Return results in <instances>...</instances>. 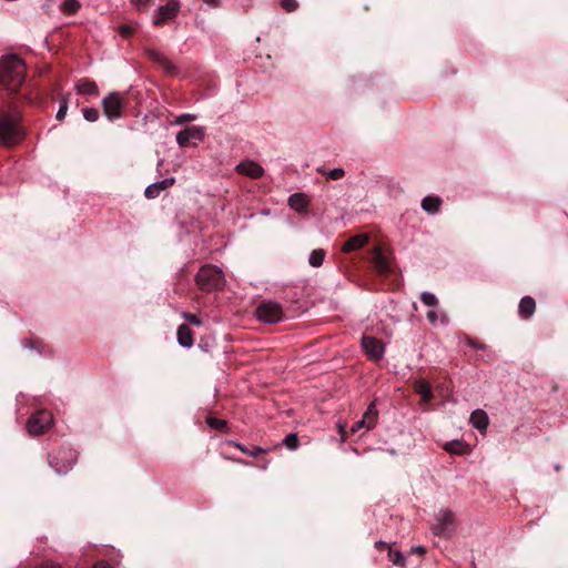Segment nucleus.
<instances>
[{
  "instance_id": "40",
  "label": "nucleus",
  "mask_w": 568,
  "mask_h": 568,
  "mask_svg": "<svg viewBox=\"0 0 568 568\" xmlns=\"http://www.w3.org/2000/svg\"><path fill=\"white\" fill-rule=\"evenodd\" d=\"M375 548L378 549L379 551H384V550H388L392 549L389 547V545L387 542H384V541H377L375 542Z\"/></svg>"
},
{
  "instance_id": "2",
  "label": "nucleus",
  "mask_w": 568,
  "mask_h": 568,
  "mask_svg": "<svg viewBox=\"0 0 568 568\" xmlns=\"http://www.w3.org/2000/svg\"><path fill=\"white\" fill-rule=\"evenodd\" d=\"M368 263L375 277L381 281H390L392 284L396 282V267L392 265L389 256L386 255L379 244L369 250Z\"/></svg>"
},
{
  "instance_id": "37",
  "label": "nucleus",
  "mask_w": 568,
  "mask_h": 568,
  "mask_svg": "<svg viewBox=\"0 0 568 568\" xmlns=\"http://www.w3.org/2000/svg\"><path fill=\"white\" fill-rule=\"evenodd\" d=\"M196 119V115L195 114H191V113H183V114H180L175 121H173V123H176V124H184V123H187V122H191V121H194Z\"/></svg>"
},
{
  "instance_id": "5",
  "label": "nucleus",
  "mask_w": 568,
  "mask_h": 568,
  "mask_svg": "<svg viewBox=\"0 0 568 568\" xmlns=\"http://www.w3.org/2000/svg\"><path fill=\"white\" fill-rule=\"evenodd\" d=\"M50 466L57 474L62 475L71 470L77 463V453L73 448L53 450L49 457Z\"/></svg>"
},
{
  "instance_id": "47",
  "label": "nucleus",
  "mask_w": 568,
  "mask_h": 568,
  "mask_svg": "<svg viewBox=\"0 0 568 568\" xmlns=\"http://www.w3.org/2000/svg\"><path fill=\"white\" fill-rule=\"evenodd\" d=\"M37 568H59V567L51 562H44V564L38 566Z\"/></svg>"
},
{
  "instance_id": "38",
  "label": "nucleus",
  "mask_w": 568,
  "mask_h": 568,
  "mask_svg": "<svg viewBox=\"0 0 568 568\" xmlns=\"http://www.w3.org/2000/svg\"><path fill=\"white\" fill-rule=\"evenodd\" d=\"M183 318H185L186 322H189L190 324H193L195 326L202 325L201 317L193 313H183Z\"/></svg>"
},
{
  "instance_id": "13",
  "label": "nucleus",
  "mask_w": 568,
  "mask_h": 568,
  "mask_svg": "<svg viewBox=\"0 0 568 568\" xmlns=\"http://www.w3.org/2000/svg\"><path fill=\"white\" fill-rule=\"evenodd\" d=\"M148 54L149 59L153 61L154 64L159 65L162 71H164L168 75H175L176 74V67L171 63L168 58L154 50H149L144 52Z\"/></svg>"
},
{
  "instance_id": "29",
  "label": "nucleus",
  "mask_w": 568,
  "mask_h": 568,
  "mask_svg": "<svg viewBox=\"0 0 568 568\" xmlns=\"http://www.w3.org/2000/svg\"><path fill=\"white\" fill-rule=\"evenodd\" d=\"M81 4L78 0H64L62 10L67 14H74L80 9Z\"/></svg>"
},
{
  "instance_id": "31",
  "label": "nucleus",
  "mask_w": 568,
  "mask_h": 568,
  "mask_svg": "<svg viewBox=\"0 0 568 568\" xmlns=\"http://www.w3.org/2000/svg\"><path fill=\"white\" fill-rule=\"evenodd\" d=\"M283 445L291 450L297 449L300 445L298 436L296 434H287L285 439H283Z\"/></svg>"
},
{
  "instance_id": "33",
  "label": "nucleus",
  "mask_w": 568,
  "mask_h": 568,
  "mask_svg": "<svg viewBox=\"0 0 568 568\" xmlns=\"http://www.w3.org/2000/svg\"><path fill=\"white\" fill-rule=\"evenodd\" d=\"M69 105V99H68V95H63L62 100H61V104H59V109H58V112H57V120L58 121H62L65 116V114L68 113V106Z\"/></svg>"
},
{
  "instance_id": "27",
  "label": "nucleus",
  "mask_w": 568,
  "mask_h": 568,
  "mask_svg": "<svg viewBox=\"0 0 568 568\" xmlns=\"http://www.w3.org/2000/svg\"><path fill=\"white\" fill-rule=\"evenodd\" d=\"M206 425L209 427H211L212 429L219 430L222 433H225L226 430H229V424H226L225 419H219L212 415H209L206 417Z\"/></svg>"
},
{
  "instance_id": "36",
  "label": "nucleus",
  "mask_w": 568,
  "mask_h": 568,
  "mask_svg": "<svg viewBox=\"0 0 568 568\" xmlns=\"http://www.w3.org/2000/svg\"><path fill=\"white\" fill-rule=\"evenodd\" d=\"M82 115L88 122H94L99 119V111L93 108L82 109Z\"/></svg>"
},
{
  "instance_id": "49",
  "label": "nucleus",
  "mask_w": 568,
  "mask_h": 568,
  "mask_svg": "<svg viewBox=\"0 0 568 568\" xmlns=\"http://www.w3.org/2000/svg\"><path fill=\"white\" fill-rule=\"evenodd\" d=\"M415 551L419 552V554H424L425 552V549L422 548V547H418L415 549Z\"/></svg>"
},
{
  "instance_id": "28",
  "label": "nucleus",
  "mask_w": 568,
  "mask_h": 568,
  "mask_svg": "<svg viewBox=\"0 0 568 568\" xmlns=\"http://www.w3.org/2000/svg\"><path fill=\"white\" fill-rule=\"evenodd\" d=\"M324 257H325V252L323 248H316V250L312 251V253L310 255V260H308L310 265L312 267H321L323 264Z\"/></svg>"
},
{
  "instance_id": "43",
  "label": "nucleus",
  "mask_w": 568,
  "mask_h": 568,
  "mask_svg": "<svg viewBox=\"0 0 568 568\" xmlns=\"http://www.w3.org/2000/svg\"><path fill=\"white\" fill-rule=\"evenodd\" d=\"M119 30H120L123 34H130V33H132V32H133V31H132V29H131L129 26H126V24L121 26V27L119 28Z\"/></svg>"
},
{
  "instance_id": "14",
  "label": "nucleus",
  "mask_w": 568,
  "mask_h": 568,
  "mask_svg": "<svg viewBox=\"0 0 568 568\" xmlns=\"http://www.w3.org/2000/svg\"><path fill=\"white\" fill-rule=\"evenodd\" d=\"M236 170L251 179H258L264 173V169L253 161H242L236 165Z\"/></svg>"
},
{
  "instance_id": "17",
  "label": "nucleus",
  "mask_w": 568,
  "mask_h": 568,
  "mask_svg": "<svg viewBox=\"0 0 568 568\" xmlns=\"http://www.w3.org/2000/svg\"><path fill=\"white\" fill-rule=\"evenodd\" d=\"M368 243V235L366 234H356L348 240L345 241L343 244V252L344 253H351L353 251L363 248Z\"/></svg>"
},
{
  "instance_id": "1",
  "label": "nucleus",
  "mask_w": 568,
  "mask_h": 568,
  "mask_svg": "<svg viewBox=\"0 0 568 568\" xmlns=\"http://www.w3.org/2000/svg\"><path fill=\"white\" fill-rule=\"evenodd\" d=\"M24 63L21 58L10 54L0 60V87L17 92L24 82Z\"/></svg>"
},
{
  "instance_id": "16",
  "label": "nucleus",
  "mask_w": 568,
  "mask_h": 568,
  "mask_svg": "<svg viewBox=\"0 0 568 568\" xmlns=\"http://www.w3.org/2000/svg\"><path fill=\"white\" fill-rule=\"evenodd\" d=\"M173 183V178H166L160 182L150 184L146 189H144V197L154 199L159 196L162 191L171 187Z\"/></svg>"
},
{
  "instance_id": "4",
  "label": "nucleus",
  "mask_w": 568,
  "mask_h": 568,
  "mask_svg": "<svg viewBox=\"0 0 568 568\" xmlns=\"http://www.w3.org/2000/svg\"><path fill=\"white\" fill-rule=\"evenodd\" d=\"M23 139L22 128L11 114L0 112V144L12 148Z\"/></svg>"
},
{
  "instance_id": "22",
  "label": "nucleus",
  "mask_w": 568,
  "mask_h": 568,
  "mask_svg": "<svg viewBox=\"0 0 568 568\" xmlns=\"http://www.w3.org/2000/svg\"><path fill=\"white\" fill-rule=\"evenodd\" d=\"M178 342L180 346L191 347L194 343L191 328L187 324H182L178 327Z\"/></svg>"
},
{
  "instance_id": "26",
  "label": "nucleus",
  "mask_w": 568,
  "mask_h": 568,
  "mask_svg": "<svg viewBox=\"0 0 568 568\" xmlns=\"http://www.w3.org/2000/svg\"><path fill=\"white\" fill-rule=\"evenodd\" d=\"M229 445L234 446L235 448L241 450V453L246 454L247 456H251L253 458H257L260 455H263V454L266 453L265 449H263V448H261L258 446L253 447V449H251V448H247L245 445L237 444V443H235L233 440H230Z\"/></svg>"
},
{
  "instance_id": "39",
  "label": "nucleus",
  "mask_w": 568,
  "mask_h": 568,
  "mask_svg": "<svg viewBox=\"0 0 568 568\" xmlns=\"http://www.w3.org/2000/svg\"><path fill=\"white\" fill-rule=\"evenodd\" d=\"M465 343L467 345H469V347H473L475 349H478V351L485 349V345L483 343H480L469 336H466V335H465Z\"/></svg>"
},
{
  "instance_id": "8",
  "label": "nucleus",
  "mask_w": 568,
  "mask_h": 568,
  "mask_svg": "<svg viewBox=\"0 0 568 568\" xmlns=\"http://www.w3.org/2000/svg\"><path fill=\"white\" fill-rule=\"evenodd\" d=\"M254 314H256L258 321L263 323H278L283 318L281 305L271 301L258 304Z\"/></svg>"
},
{
  "instance_id": "7",
  "label": "nucleus",
  "mask_w": 568,
  "mask_h": 568,
  "mask_svg": "<svg viewBox=\"0 0 568 568\" xmlns=\"http://www.w3.org/2000/svg\"><path fill=\"white\" fill-rule=\"evenodd\" d=\"M455 515L450 510H444L436 515V521L432 525V532L437 537L449 538L454 532Z\"/></svg>"
},
{
  "instance_id": "21",
  "label": "nucleus",
  "mask_w": 568,
  "mask_h": 568,
  "mask_svg": "<svg viewBox=\"0 0 568 568\" xmlns=\"http://www.w3.org/2000/svg\"><path fill=\"white\" fill-rule=\"evenodd\" d=\"M75 89L81 95H93L97 97L99 94L98 85L95 82L90 81L88 79H81L78 84H75Z\"/></svg>"
},
{
  "instance_id": "24",
  "label": "nucleus",
  "mask_w": 568,
  "mask_h": 568,
  "mask_svg": "<svg viewBox=\"0 0 568 568\" xmlns=\"http://www.w3.org/2000/svg\"><path fill=\"white\" fill-rule=\"evenodd\" d=\"M442 203V199L438 196H426L424 200H422L420 206L424 209V211L430 214H435L438 212Z\"/></svg>"
},
{
  "instance_id": "35",
  "label": "nucleus",
  "mask_w": 568,
  "mask_h": 568,
  "mask_svg": "<svg viewBox=\"0 0 568 568\" xmlns=\"http://www.w3.org/2000/svg\"><path fill=\"white\" fill-rule=\"evenodd\" d=\"M388 557H389V560L393 562V565H395V566L404 565V556L402 552H399L397 550L389 549Z\"/></svg>"
},
{
  "instance_id": "41",
  "label": "nucleus",
  "mask_w": 568,
  "mask_h": 568,
  "mask_svg": "<svg viewBox=\"0 0 568 568\" xmlns=\"http://www.w3.org/2000/svg\"><path fill=\"white\" fill-rule=\"evenodd\" d=\"M362 428H365V424H361V419H359V420H357L356 423H354V424L352 425V427H351V432H352V433H356V432H358V430H359V429H362Z\"/></svg>"
},
{
  "instance_id": "19",
  "label": "nucleus",
  "mask_w": 568,
  "mask_h": 568,
  "mask_svg": "<svg viewBox=\"0 0 568 568\" xmlns=\"http://www.w3.org/2000/svg\"><path fill=\"white\" fill-rule=\"evenodd\" d=\"M536 310V302L530 296H524L521 301H519L518 304V314L521 316V318L527 320L530 318L535 314Z\"/></svg>"
},
{
  "instance_id": "44",
  "label": "nucleus",
  "mask_w": 568,
  "mask_h": 568,
  "mask_svg": "<svg viewBox=\"0 0 568 568\" xmlns=\"http://www.w3.org/2000/svg\"><path fill=\"white\" fill-rule=\"evenodd\" d=\"M24 346L30 347V348H37L39 346V343L33 339H29V341L24 342Z\"/></svg>"
},
{
  "instance_id": "18",
  "label": "nucleus",
  "mask_w": 568,
  "mask_h": 568,
  "mask_svg": "<svg viewBox=\"0 0 568 568\" xmlns=\"http://www.w3.org/2000/svg\"><path fill=\"white\" fill-rule=\"evenodd\" d=\"M310 205V199L304 193H294L288 197V206L298 213H305Z\"/></svg>"
},
{
  "instance_id": "50",
  "label": "nucleus",
  "mask_w": 568,
  "mask_h": 568,
  "mask_svg": "<svg viewBox=\"0 0 568 568\" xmlns=\"http://www.w3.org/2000/svg\"><path fill=\"white\" fill-rule=\"evenodd\" d=\"M140 1H141V0H134V2H136V4H139V2H140Z\"/></svg>"
},
{
  "instance_id": "20",
  "label": "nucleus",
  "mask_w": 568,
  "mask_h": 568,
  "mask_svg": "<svg viewBox=\"0 0 568 568\" xmlns=\"http://www.w3.org/2000/svg\"><path fill=\"white\" fill-rule=\"evenodd\" d=\"M470 423L474 428L478 430H486L489 423L487 413L481 409L473 412L470 415Z\"/></svg>"
},
{
  "instance_id": "12",
  "label": "nucleus",
  "mask_w": 568,
  "mask_h": 568,
  "mask_svg": "<svg viewBox=\"0 0 568 568\" xmlns=\"http://www.w3.org/2000/svg\"><path fill=\"white\" fill-rule=\"evenodd\" d=\"M362 349L369 361H378L382 358L385 347L382 342L374 336H362Z\"/></svg>"
},
{
  "instance_id": "11",
  "label": "nucleus",
  "mask_w": 568,
  "mask_h": 568,
  "mask_svg": "<svg viewBox=\"0 0 568 568\" xmlns=\"http://www.w3.org/2000/svg\"><path fill=\"white\" fill-rule=\"evenodd\" d=\"M205 138V132L202 126H187L176 134V142L179 148L195 146L196 142H202Z\"/></svg>"
},
{
  "instance_id": "6",
  "label": "nucleus",
  "mask_w": 568,
  "mask_h": 568,
  "mask_svg": "<svg viewBox=\"0 0 568 568\" xmlns=\"http://www.w3.org/2000/svg\"><path fill=\"white\" fill-rule=\"evenodd\" d=\"M52 424V415L50 410H36L32 416L29 417L27 428L29 435H43Z\"/></svg>"
},
{
  "instance_id": "9",
  "label": "nucleus",
  "mask_w": 568,
  "mask_h": 568,
  "mask_svg": "<svg viewBox=\"0 0 568 568\" xmlns=\"http://www.w3.org/2000/svg\"><path fill=\"white\" fill-rule=\"evenodd\" d=\"M124 101L119 93H110L102 100V108L104 116L113 121L122 116V110L125 106Z\"/></svg>"
},
{
  "instance_id": "25",
  "label": "nucleus",
  "mask_w": 568,
  "mask_h": 568,
  "mask_svg": "<svg viewBox=\"0 0 568 568\" xmlns=\"http://www.w3.org/2000/svg\"><path fill=\"white\" fill-rule=\"evenodd\" d=\"M444 449L450 454L464 455L468 452V445L460 440H453L444 445Z\"/></svg>"
},
{
  "instance_id": "3",
  "label": "nucleus",
  "mask_w": 568,
  "mask_h": 568,
  "mask_svg": "<svg viewBox=\"0 0 568 568\" xmlns=\"http://www.w3.org/2000/svg\"><path fill=\"white\" fill-rule=\"evenodd\" d=\"M195 284L200 291L205 293L223 291L225 286L223 271L212 264L203 265L196 272Z\"/></svg>"
},
{
  "instance_id": "48",
  "label": "nucleus",
  "mask_w": 568,
  "mask_h": 568,
  "mask_svg": "<svg viewBox=\"0 0 568 568\" xmlns=\"http://www.w3.org/2000/svg\"><path fill=\"white\" fill-rule=\"evenodd\" d=\"M338 430H339V435H341V439L345 440V429H344V426L343 425H339L338 426Z\"/></svg>"
},
{
  "instance_id": "32",
  "label": "nucleus",
  "mask_w": 568,
  "mask_h": 568,
  "mask_svg": "<svg viewBox=\"0 0 568 568\" xmlns=\"http://www.w3.org/2000/svg\"><path fill=\"white\" fill-rule=\"evenodd\" d=\"M317 171H320V173H322L324 175H327V178H329L332 180H338V179L344 178V175H345L344 169H332L328 171H326L324 169H320Z\"/></svg>"
},
{
  "instance_id": "23",
  "label": "nucleus",
  "mask_w": 568,
  "mask_h": 568,
  "mask_svg": "<svg viewBox=\"0 0 568 568\" xmlns=\"http://www.w3.org/2000/svg\"><path fill=\"white\" fill-rule=\"evenodd\" d=\"M378 418V412L375 409L374 403L369 404L367 410L361 419V425H366V429L371 430L374 428L376 419Z\"/></svg>"
},
{
  "instance_id": "45",
  "label": "nucleus",
  "mask_w": 568,
  "mask_h": 568,
  "mask_svg": "<svg viewBox=\"0 0 568 568\" xmlns=\"http://www.w3.org/2000/svg\"><path fill=\"white\" fill-rule=\"evenodd\" d=\"M92 568H111L108 562L104 561H98L95 565H93Z\"/></svg>"
},
{
  "instance_id": "30",
  "label": "nucleus",
  "mask_w": 568,
  "mask_h": 568,
  "mask_svg": "<svg viewBox=\"0 0 568 568\" xmlns=\"http://www.w3.org/2000/svg\"><path fill=\"white\" fill-rule=\"evenodd\" d=\"M420 301L423 304L430 306V307H436L438 305V300H437L436 295L433 293H429V292L422 293Z\"/></svg>"
},
{
  "instance_id": "46",
  "label": "nucleus",
  "mask_w": 568,
  "mask_h": 568,
  "mask_svg": "<svg viewBox=\"0 0 568 568\" xmlns=\"http://www.w3.org/2000/svg\"><path fill=\"white\" fill-rule=\"evenodd\" d=\"M207 6L215 8L220 4V0H203Z\"/></svg>"
},
{
  "instance_id": "15",
  "label": "nucleus",
  "mask_w": 568,
  "mask_h": 568,
  "mask_svg": "<svg viewBox=\"0 0 568 568\" xmlns=\"http://www.w3.org/2000/svg\"><path fill=\"white\" fill-rule=\"evenodd\" d=\"M413 388L416 395L420 396L422 402L429 403L433 399L432 385L424 378H417L413 383Z\"/></svg>"
},
{
  "instance_id": "10",
  "label": "nucleus",
  "mask_w": 568,
  "mask_h": 568,
  "mask_svg": "<svg viewBox=\"0 0 568 568\" xmlns=\"http://www.w3.org/2000/svg\"><path fill=\"white\" fill-rule=\"evenodd\" d=\"M181 4L178 0H170L165 4L160 6L152 14V23L161 26L174 19L179 13Z\"/></svg>"
},
{
  "instance_id": "42",
  "label": "nucleus",
  "mask_w": 568,
  "mask_h": 568,
  "mask_svg": "<svg viewBox=\"0 0 568 568\" xmlns=\"http://www.w3.org/2000/svg\"><path fill=\"white\" fill-rule=\"evenodd\" d=\"M426 317H427V320H429V322L436 323L437 322V313H436V311L427 312L426 313Z\"/></svg>"
},
{
  "instance_id": "34",
  "label": "nucleus",
  "mask_w": 568,
  "mask_h": 568,
  "mask_svg": "<svg viewBox=\"0 0 568 568\" xmlns=\"http://www.w3.org/2000/svg\"><path fill=\"white\" fill-rule=\"evenodd\" d=\"M281 8L291 13L298 9L297 0H280Z\"/></svg>"
}]
</instances>
